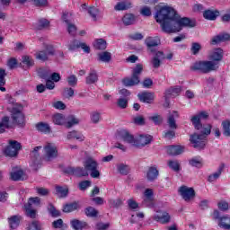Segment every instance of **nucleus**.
Here are the masks:
<instances>
[{
    "label": "nucleus",
    "mask_w": 230,
    "mask_h": 230,
    "mask_svg": "<svg viewBox=\"0 0 230 230\" xmlns=\"http://www.w3.org/2000/svg\"><path fill=\"white\" fill-rule=\"evenodd\" d=\"M98 82V74L96 73V70H91L88 76H86V84L88 85H91L93 84H96Z\"/></svg>",
    "instance_id": "obj_34"
},
{
    "label": "nucleus",
    "mask_w": 230,
    "mask_h": 230,
    "mask_svg": "<svg viewBox=\"0 0 230 230\" xmlns=\"http://www.w3.org/2000/svg\"><path fill=\"white\" fill-rule=\"evenodd\" d=\"M184 152V147L181 146H169L167 147V154L169 155H181Z\"/></svg>",
    "instance_id": "obj_25"
},
{
    "label": "nucleus",
    "mask_w": 230,
    "mask_h": 230,
    "mask_svg": "<svg viewBox=\"0 0 230 230\" xmlns=\"http://www.w3.org/2000/svg\"><path fill=\"white\" fill-rule=\"evenodd\" d=\"M138 99L143 103H152L155 98L154 93L143 92L137 94Z\"/></svg>",
    "instance_id": "obj_19"
},
{
    "label": "nucleus",
    "mask_w": 230,
    "mask_h": 230,
    "mask_svg": "<svg viewBox=\"0 0 230 230\" xmlns=\"http://www.w3.org/2000/svg\"><path fill=\"white\" fill-rule=\"evenodd\" d=\"M152 143V136L150 135H139L138 137L135 138L134 146L139 148L141 146H146Z\"/></svg>",
    "instance_id": "obj_15"
},
{
    "label": "nucleus",
    "mask_w": 230,
    "mask_h": 230,
    "mask_svg": "<svg viewBox=\"0 0 230 230\" xmlns=\"http://www.w3.org/2000/svg\"><path fill=\"white\" fill-rule=\"evenodd\" d=\"M28 230H40V223L39 221H32L29 224Z\"/></svg>",
    "instance_id": "obj_63"
},
{
    "label": "nucleus",
    "mask_w": 230,
    "mask_h": 230,
    "mask_svg": "<svg viewBox=\"0 0 230 230\" xmlns=\"http://www.w3.org/2000/svg\"><path fill=\"white\" fill-rule=\"evenodd\" d=\"M76 209H80V205L78 202L66 204L63 207L64 213H72V211H76Z\"/></svg>",
    "instance_id": "obj_36"
},
{
    "label": "nucleus",
    "mask_w": 230,
    "mask_h": 230,
    "mask_svg": "<svg viewBox=\"0 0 230 230\" xmlns=\"http://www.w3.org/2000/svg\"><path fill=\"white\" fill-rule=\"evenodd\" d=\"M66 82L70 87H76L78 84V78L76 77V75H71L66 77Z\"/></svg>",
    "instance_id": "obj_53"
},
{
    "label": "nucleus",
    "mask_w": 230,
    "mask_h": 230,
    "mask_svg": "<svg viewBox=\"0 0 230 230\" xmlns=\"http://www.w3.org/2000/svg\"><path fill=\"white\" fill-rule=\"evenodd\" d=\"M73 229L75 230H84V228L87 227V223L84 221H81L78 219H73L70 222Z\"/></svg>",
    "instance_id": "obj_30"
},
{
    "label": "nucleus",
    "mask_w": 230,
    "mask_h": 230,
    "mask_svg": "<svg viewBox=\"0 0 230 230\" xmlns=\"http://www.w3.org/2000/svg\"><path fill=\"white\" fill-rule=\"evenodd\" d=\"M6 128H12L9 117H4L0 122V134L5 132Z\"/></svg>",
    "instance_id": "obj_31"
},
{
    "label": "nucleus",
    "mask_w": 230,
    "mask_h": 230,
    "mask_svg": "<svg viewBox=\"0 0 230 230\" xmlns=\"http://www.w3.org/2000/svg\"><path fill=\"white\" fill-rule=\"evenodd\" d=\"M21 150V143L16 140H10L9 146H7L4 149V154L8 157H15L19 151Z\"/></svg>",
    "instance_id": "obj_8"
},
{
    "label": "nucleus",
    "mask_w": 230,
    "mask_h": 230,
    "mask_svg": "<svg viewBox=\"0 0 230 230\" xmlns=\"http://www.w3.org/2000/svg\"><path fill=\"white\" fill-rule=\"evenodd\" d=\"M218 15H220L218 11L207 10L203 13L204 19H207L208 21H215Z\"/></svg>",
    "instance_id": "obj_28"
},
{
    "label": "nucleus",
    "mask_w": 230,
    "mask_h": 230,
    "mask_svg": "<svg viewBox=\"0 0 230 230\" xmlns=\"http://www.w3.org/2000/svg\"><path fill=\"white\" fill-rule=\"evenodd\" d=\"M34 28H36V30H46V28H49V21L41 18L35 23Z\"/></svg>",
    "instance_id": "obj_37"
},
{
    "label": "nucleus",
    "mask_w": 230,
    "mask_h": 230,
    "mask_svg": "<svg viewBox=\"0 0 230 230\" xmlns=\"http://www.w3.org/2000/svg\"><path fill=\"white\" fill-rule=\"evenodd\" d=\"M224 58V50L220 48L212 49L208 54V59L213 64H217L218 69V64Z\"/></svg>",
    "instance_id": "obj_11"
},
{
    "label": "nucleus",
    "mask_w": 230,
    "mask_h": 230,
    "mask_svg": "<svg viewBox=\"0 0 230 230\" xmlns=\"http://www.w3.org/2000/svg\"><path fill=\"white\" fill-rule=\"evenodd\" d=\"M52 121L55 125H66V116L62 115L61 113H57L52 116Z\"/></svg>",
    "instance_id": "obj_33"
},
{
    "label": "nucleus",
    "mask_w": 230,
    "mask_h": 230,
    "mask_svg": "<svg viewBox=\"0 0 230 230\" xmlns=\"http://www.w3.org/2000/svg\"><path fill=\"white\" fill-rule=\"evenodd\" d=\"M140 14L144 17H150L152 15V9L146 5L143 6L140 8Z\"/></svg>",
    "instance_id": "obj_60"
},
{
    "label": "nucleus",
    "mask_w": 230,
    "mask_h": 230,
    "mask_svg": "<svg viewBox=\"0 0 230 230\" xmlns=\"http://www.w3.org/2000/svg\"><path fill=\"white\" fill-rule=\"evenodd\" d=\"M208 118H209V113H208V111H201L198 115L193 116L190 119V121L196 130L201 129V132H203V134H211V125L203 127L202 123H200L201 119H208Z\"/></svg>",
    "instance_id": "obj_2"
},
{
    "label": "nucleus",
    "mask_w": 230,
    "mask_h": 230,
    "mask_svg": "<svg viewBox=\"0 0 230 230\" xmlns=\"http://www.w3.org/2000/svg\"><path fill=\"white\" fill-rule=\"evenodd\" d=\"M164 59V54L161 51L155 53V56L152 59V65L155 69H157L161 66V60Z\"/></svg>",
    "instance_id": "obj_27"
},
{
    "label": "nucleus",
    "mask_w": 230,
    "mask_h": 230,
    "mask_svg": "<svg viewBox=\"0 0 230 230\" xmlns=\"http://www.w3.org/2000/svg\"><path fill=\"white\" fill-rule=\"evenodd\" d=\"M19 224H21V217L13 216L9 218V225L11 229H17V227H19Z\"/></svg>",
    "instance_id": "obj_40"
},
{
    "label": "nucleus",
    "mask_w": 230,
    "mask_h": 230,
    "mask_svg": "<svg viewBox=\"0 0 230 230\" xmlns=\"http://www.w3.org/2000/svg\"><path fill=\"white\" fill-rule=\"evenodd\" d=\"M132 8V3L129 1H120L116 4L114 10L116 12H123L125 10H130Z\"/></svg>",
    "instance_id": "obj_23"
},
{
    "label": "nucleus",
    "mask_w": 230,
    "mask_h": 230,
    "mask_svg": "<svg viewBox=\"0 0 230 230\" xmlns=\"http://www.w3.org/2000/svg\"><path fill=\"white\" fill-rule=\"evenodd\" d=\"M44 152L48 161H49L50 159H55V157L58 155V151L57 150V146L51 143H49L44 146Z\"/></svg>",
    "instance_id": "obj_13"
},
{
    "label": "nucleus",
    "mask_w": 230,
    "mask_h": 230,
    "mask_svg": "<svg viewBox=\"0 0 230 230\" xmlns=\"http://www.w3.org/2000/svg\"><path fill=\"white\" fill-rule=\"evenodd\" d=\"M13 125H24V114L22 113V105L16 104L11 111Z\"/></svg>",
    "instance_id": "obj_7"
},
{
    "label": "nucleus",
    "mask_w": 230,
    "mask_h": 230,
    "mask_svg": "<svg viewBox=\"0 0 230 230\" xmlns=\"http://www.w3.org/2000/svg\"><path fill=\"white\" fill-rule=\"evenodd\" d=\"M49 55H53V52L40 51L36 54V58L38 60H42V62H46V60H48V57H49Z\"/></svg>",
    "instance_id": "obj_50"
},
{
    "label": "nucleus",
    "mask_w": 230,
    "mask_h": 230,
    "mask_svg": "<svg viewBox=\"0 0 230 230\" xmlns=\"http://www.w3.org/2000/svg\"><path fill=\"white\" fill-rule=\"evenodd\" d=\"M175 118H179V113L177 111L170 112L167 118V124L169 128L177 130V122Z\"/></svg>",
    "instance_id": "obj_20"
},
{
    "label": "nucleus",
    "mask_w": 230,
    "mask_h": 230,
    "mask_svg": "<svg viewBox=\"0 0 230 230\" xmlns=\"http://www.w3.org/2000/svg\"><path fill=\"white\" fill-rule=\"evenodd\" d=\"M117 170L119 172H120L121 175H128L129 172V168L128 165H125L123 164H119L117 165Z\"/></svg>",
    "instance_id": "obj_56"
},
{
    "label": "nucleus",
    "mask_w": 230,
    "mask_h": 230,
    "mask_svg": "<svg viewBox=\"0 0 230 230\" xmlns=\"http://www.w3.org/2000/svg\"><path fill=\"white\" fill-rule=\"evenodd\" d=\"M38 75H39L40 78H43L44 80H48V78H49V76L51 75V73L49 72V70L40 69L38 71Z\"/></svg>",
    "instance_id": "obj_58"
},
{
    "label": "nucleus",
    "mask_w": 230,
    "mask_h": 230,
    "mask_svg": "<svg viewBox=\"0 0 230 230\" xmlns=\"http://www.w3.org/2000/svg\"><path fill=\"white\" fill-rule=\"evenodd\" d=\"M22 64L23 65V67L29 68L32 67V66L35 64L33 61V58L30 56H23L22 58Z\"/></svg>",
    "instance_id": "obj_45"
},
{
    "label": "nucleus",
    "mask_w": 230,
    "mask_h": 230,
    "mask_svg": "<svg viewBox=\"0 0 230 230\" xmlns=\"http://www.w3.org/2000/svg\"><path fill=\"white\" fill-rule=\"evenodd\" d=\"M4 76H6V71L3 68H0V91H2V93L6 91V88L4 87V84H6Z\"/></svg>",
    "instance_id": "obj_49"
},
{
    "label": "nucleus",
    "mask_w": 230,
    "mask_h": 230,
    "mask_svg": "<svg viewBox=\"0 0 230 230\" xmlns=\"http://www.w3.org/2000/svg\"><path fill=\"white\" fill-rule=\"evenodd\" d=\"M83 165L88 173L90 172V175L93 179L100 178V171L98 170V162L94 158L91 156L86 157L83 163Z\"/></svg>",
    "instance_id": "obj_5"
},
{
    "label": "nucleus",
    "mask_w": 230,
    "mask_h": 230,
    "mask_svg": "<svg viewBox=\"0 0 230 230\" xmlns=\"http://www.w3.org/2000/svg\"><path fill=\"white\" fill-rule=\"evenodd\" d=\"M84 213L86 217H89L90 218H96V217H98L99 214L98 210L93 207H87L84 209Z\"/></svg>",
    "instance_id": "obj_43"
},
{
    "label": "nucleus",
    "mask_w": 230,
    "mask_h": 230,
    "mask_svg": "<svg viewBox=\"0 0 230 230\" xmlns=\"http://www.w3.org/2000/svg\"><path fill=\"white\" fill-rule=\"evenodd\" d=\"M189 163L190 166H194L195 168H202V158H200V156L190 159Z\"/></svg>",
    "instance_id": "obj_51"
},
{
    "label": "nucleus",
    "mask_w": 230,
    "mask_h": 230,
    "mask_svg": "<svg viewBox=\"0 0 230 230\" xmlns=\"http://www.w3.org/2000/svg\"><path fill=\"white\" fill-rule=\"evenodd\" d=\"M109 227H111V224L110 223H97L95 226V229L97 230H107L109 229Z\"/></svg>",
    "instance_id": "obj_64"
},
{
    "label": "nucleus",
    "mask_w": 230,
    "mask_h": 230,
    "mask_svg": "<svg viewBox=\"0 0 230 230\" xmlns=\"http://www.w3.org/2000/svg\"><path fill=\"white\" fill-rule=\"evenodd\" d=\"M119 139L120 141H123L124 143L132 145V146H134V144L136 143V138H134V136H132L126 129H122V130L119 131Z\"/></svg>",
    "instance_id": "obj_14"
},
{
    "label": "nucleus",
    "mask_w": 230,
    "mask_h": 230,
    "mask_svg": "<svg viewBox=\"0 0 230 230\" xmlns=\"http://www.w3.org/2000/svg\"><path fill=\"white\" fill-rule=\"evenodd\" d=\"M12 181H22L24 172L22 170L13 171L10 173Z\"/></svg>",
    "instance_id": "obj_46"
},
{
    "label": "nucleus",
    "mask_w": 230,
    "mask_h": 230,
    "mask_svg": "<svg viewBox=\"0 0 230 230\" xmlns=\"http://www.w3.org/2000/svg\"><path fill=\"white\" fill-rule=\"evenodd\" d=\"M122 22L125 26H131V24H136V15L133 13H127L122 17Z\"/></svg>",
    "instance_id": "obj_29"
},
{
    "label": "nucleus",
    "mask_w": 230,
    "mask_h": 230,
    "mask_svg": "<svg viewBox=\"0 0 230 230\" xmlns=\"http://www.w3.org/2000/svg\"><path fill=\"white\" fill-rule=\"evenodd\" d=\"M161 44V40L157 37H148L146 39V45L147 46L148 51L155 53V48Z\"/></svg>",
    "instance_id": "obj_16"
},
{
    "label": "nucleus",
    "mask_w": 230,
    "mask_h": 230,
    "mask_svg": "<svg viewBox=\"0 0 230 230\" xmlns=\"http://www.w3.org/2000/svg\"><path fill=\"white\" fill-rule=\"evenodd\" d=\"M71 173L75 175V177H88L89 172L85 169V167H72L70 168Z\"/></svg>",
    "instance_id": "obj_22"
},
{
    "label": "nucleus",
    "mask_w": 230,
    "mask_h": 230,
    "mask_svg": "<svg viewBox=\"0 0 230 230\" xmlns=\"http://www.w3.org/2000/svg\"><path fill=\"white\" fill-rule=\"evenodd\" d=\"M149 119L154 122L155 125H161V123H163V116L159 114L149 117Z\"/></svg>",
    "instance_id": "obj_59"
},
{
    "label": "nucleus",
    "mask_w": 230,
    "mask_h": 230,
    "mask_svg": "<svg viewBox=\"0 0 230 230\" xmlns=\"http://www.w3.org/2000/svg\"><path fill=\"white\" fill-rule=\"evenodd\" d=\"M199 130L200 134L194 133L190 136V141L191 145H193L194 148H197L198 150H202L204 146H206V136H209V134H205L204 132H201L202 129Z\"/></svg>",
    "instance_id": "obj_6"
},
{
    "label": "nucleus",
    "mask_w": 230,
    "mask_h": 230,
    "mask_svg": "<svg viewBox=\"0 0 230 230\" xmlns=\"http://www.w3.org/2000/svg\"><path fill=\"white\" fill-rule=\"evenodd\" d=\"M179 193L185 202H190V199L195 197V190L184 185L179 188Z\"/></svg>",
    "instance_id": "obj_12"
},
{
    "label": "nucleus",
    "mask_w": 230,
    "mask_h": 230,
    "mask_svg": "<svg viewBox=\"0 0 230 230\" xmlns=\"http://www.w3.org/2000/svg\"><path fill=\"white\" fill-rule=\"evenodd\" d=\"M157 177H159V171L157 170V167H149L146 174L147 181L154 182Z\"/></svg>",
    "instance_id": "obj_26"
},
{
    "label": "nucleus",
    "mask_w": 230,
    "mask_h": 230,
    "mask_svg": "<svg viewBox=\"0 0 230 230\" xmlns=\"http://www.w3.org/2000/svg\"><path fill=\"white\" fill-rule=\"evenodd\" d=\"M56 193L58 197L64 198L69 193V188L67 186H56Z\"/></svg>",
    "instance_id": "obj_41"
},
{
    "label": "nucleus",
    "mask_w": 230,
    "mask_h": 230,
    "mask_svg": "<svg viewBox=\"0 0 230 230\" xmlns=\"http://www.w3.org/2000/svg\"><path fill=\"white\" fill-rule=\"evenodd\" d=\"M155 19L161 25L164 33H178L182 28H195L197 23L188 17L181 18L175 9L168 5H156L155 7Z\"/></svg>",
    "instance_id": "obj_1"
},
{
    "label": "nucleus",
    "mask_w": 230,
    "mask_h": 230,
    "mask_svg": "<svg viewBox=\"0 0 230 230\" xmlns=\"http://www.w3.org/2000/svg\"><path fill=\"white\" fill-rule=\"evenodd\" d=\"M182 88L181 86L171 87L165 91V97L166 98H176L181 94Z\"/></svg>",
    "instance_id": "obj_24"
},
{
    "label": "nucleus",
    "mask_w": 230,
    "mask_h": 230,
    "mask_svg": "<svg viewBox=\"0 0 230 230\" xmlns=\"http://www.w3.org/2000/svg\"><path fill=\"white\" fill-rule=\"evenodd\" d=\"M27 206H31V208H33V206H36V207L40 206V198L39 197L30 198L28 200Z\"/></svg>",
    "instance_id": "obj_57"
},
{
    "label": "nucleus",
    "mask_w": 230,
    "mask_h": 230,
    "mask_svg": "<svg viewBox=\"0 0 230 230\" xmlns=\"http://www.w3.org/2000/svg\"><path fill=\"white\" fill-rule=\"evenodd\" d=\"M142 206H144V208H152L155 206V202L154 201V190L153 189H146L145 190Z\"/></svg>",
    "instance_id": "obj_10"
},
{
    "label": "nucleus",
    "mask_w": 230,
    "mask_h": 230,
    "mask_svg": "<svg viewBox=\"0 0 230 230\" xmlns=\"http://www.w3.org/2000/svg\"><path fill=\"white\" fill-rule=\"evenodd\" d=\"M172 219V217L168 212H160L157 215L154 216V220L156 222H160V224H168L170 220Z\"/></svg>",
    "instance_id": "obj_18"
},
{
    "label": "nucleus",
    "mask_w": 230,
    "mask_h": 230,
    "mask_svg": "<svg viewBox=\"0 0 230 230\" xmlns=\"http://www.w3.org/2000/svg\"><path fill=\"white\" fill-rule=\"evenodd\" d=\"M25 215L29 218H37V210L33 209V207L30 205H25Z\"/></svg>",
    "instance_id": "obj_48"
},
{
    "label": "nucleus",
    "mask_w": 230,
    "mask_h": 230,
    "mask_svg": "<svg viewBox=\"0 0 230 230\" xmlns=\"http://www.w3.org/2000/svg\"><path fill=\"white\" fill-rule=\"evenodd\" d=\"M141 73H143V65L137 64L132 70L131 77H126L122 80L123 85H125V87H133L134 85H137L140 82L139 75Z\"/></svg>",
    "instance_id": "obj_3"
},
{
    "label": "nucleus",
    "mask_w": 230,
    "mask_h": 230,
    "mask_svg": "<svg viewBox=\"0 0 230 230\" xmlns=\"http://www.w3.org/2000/svg\"><path fill=\"white\" fill-rule=\"evenodd\" d=\"M62 20L67 25V31L69 35L75 37L76 35V26L69 21V13H64L62 15Z\"/></svg>",
    "instance_id": "obj_17"
},
{
    "label": "nucleus",
    "mask_w": 230,
    "mask_h": 230,
    "mask_svg": "<svg viewBox=\"0 0 230 230\" xmlns=\"http://www.w3.org/2000/svg\"><path fill=\"white\" fill-rule=\"evenodd\" d=\"M91 181H83L81 182H79V190H81V191H85V190H87V188H91Z\"/></svg>",
    "instance_id": "obj_61"
},
{
    "label": "nucleus",
    "mask_w": 230,
    "mask_h": 230,
    "mask_svg": "<svg viewBox=\"0 0 230 230\" xmlns=\"http://www.w3.org/2000/svg\"><path fill=\"white\" fill-rule=\"evenodd\" d=\"M168 166L171 170H173V172H179V170H181V164H179V161L177 160L169 161Z\"/></svg>",
    "instance_id": "obj_54"
},
{
    "label": "nucleus",
    "mask_w": 230,
    "mask_h": 230,
    "mask_svg": "<svg viewBox=\"0 0 230 230\" xmlns=\"http://www.w3.org/2000/svg\"><path fill=\"white\" fill-rule=\"evenodd\" d=\"M68 139H77V141H84L85 137L82 133H78V131H72L67 134Z\"/></svg>",
    "instance_id": "obj_47"
},
{
    "label": "nucleus",
    "mask_w": 230,
    "mask_h": 230,
    "mask_svg": "<svg viewBox=\"0 0 230 230\" xmlns=\"http://www.w3.org/2000/svg\"><path fill=\"white\" fill-rule=\"evenodd\" d=\"M223 134L226 137H230V120H224L222 122Z\"/></svg>",
    "instance_id": "obj_52"
},
{
    "label": "nucleus",
    "mask_w": 230,
    "mask_h": 230,
    "mask_svg": "<svg viewBox=\"0 0 230 230\" xmlns=\"http://www.w3.org/2000/svg\"><path fill=\"white\" fill-rule=\"evenodd\" d=\"M225 167L226 165L221 164L216 172L210 174L208 176V182H215V181H217L220 177V175H222V172H224Z\"/></svg>",
    "instance_id": "obj_32"
},
{
    "label": "nucleus",
    "mask_w": 230,
    "mask_h": 230,
    "mask_svg": "<svg viewBox=\"0 0 230 230\" xmlns=\"http://www.w3.org/2000/svg\"><path fill=\"white\" fill-rule=\"evenodd\" d=\"M128 208H129L132 211H136V209H139V203H137L134 199H129L127 201Z\"/></svg>",
    "instance_id": "obj_55"
},
{
    "label": "nucleus",
    "mask_w": 230,
    "mask_h": 230,
    "mask_svg": "<svg viewBox=\"0 0 230 230\" xmlns=\"http://www.w3.org/2000/svg\"><path fill=\"white\" fill-rule=\"evenodd\" d=\"M78 123H80V119L73 115H70L66 119V128H71V127H75V125H78Z\"/></svg>",
    "instance_id": "obj_42"
},
{
    "label": "nucleus",
    "mask_w": 230,
    "mask_h": 230,
    "mask_svg": "<svg viewBox=\"0 0 230 230\" xmlns=\"http://www.w3.org/2000/svg\"><path fill=\"white\" fill-rule=\"evenodd\" d=\"M230 36L227 33H220L217 36H214L210 41L212 46H217V44H220V42H226V40H229Z\"/></svg>",
    "instance_id": "obj_21"
},
{
    "label": "nucleus",
    "mask_w": 230,
    "mask_h": 230,
    "mask_svg": "<svg viewBox=\"0 0 230 230\" xmlns=\"http://www.w3.org/2000/svg\"><path fill=\"white\" fill-rule=\"evenodd\" d=\"M36 128L39 132H43L44 134H49V132H51V127H49V124L46 122H40L36 124Z\"/></svg>",
    "instance_id": "obj_35"
},
{
    "label": "nucleus",
    "mask_w": 230,
    "mask_h": 230,
    "mask_svg": "<svg viewBox=\"0 0 230 230\" xmlns=\"http://www.w3.org/2000/svg\"><path fill=\"white\" fill-rule=\"evenodd\" d=\"M213 218L215 220H218V226L221 229L230 230V217L229 216H223L220 217V212L218 210H214Z\"/></svg>",
    "instance_id": "obj_9"
},
{
    "label": "nucleus",
    "mask_w": 230,
    "mask_h": 230,
    "mask_svg": "<svg viewBox=\"0 0 230 230\" xmlns=\"http://www.w3.org/2000/svg\"><path fill=\"white\" fill-rule=\"evenodd\" d=\"M93 47L95 49H107V41L103 39L95 40Z\"/></svg>",
    "instance_id": "obj_44"
},
{
    "label": "nucleus",
    "mask_w": 230,
    "mask_h": 230,
    "mask_svg": "<svg viewBox=\"0 0 230 230\" xmlns=\"http://www.w3.org/2000/svg\"><path fill=\"white\" fill-rule=\"evenodd\" d=\"M48 211L51 215V217H60V211L57 210L52 204H49L48 207Z\"/></svg>",
    "instance_id": "obj_62"
},
{
    "label": "nucleus",
    "mask_w": 230,
    "mask_h": 230,
    "mask_svg": "<svg viewBox=\"0 0 230 230\" xmlns=\"http://www.w3.org/2000/svg\"><path fill=\"white\" fill-rule=\"evenodd\" d=\"M39 150H42V146H36L34 147V149L32 150L31 155L33 159V164L32 166H35L36 164H38L39 161H40V155H39Z\"/></svg>",
    "instance_id": "obj_39"
},
{
    "label": "nucleus",
    "mask_w": 230,
    "mask_h": 230,
    "mask_svg": "<svg viewBox=\"0 0 230 230\" xmlns=\"http://www.w3.org/2000/svg\"><path fill=\"white\" fill-rule=\"evenodd\" d=\"M112 58V54L111 52H101L98 54V60L99 62H104V63H109L110 60Z\"/></svg>",
    "instance_id": "obj_38"
},
{
    "label": "nucleus",
    "mask_w": 230,
    "mask_h": 230,
    "mask_svg": "<svg viewBox=\"0 0 230 230\" xmlns=\"http://www.w3.org/2000/svg\"><path fill=\"white\" fill-rule=\"evenodd\" d=\"M191 71H199V73H211V71H217V63L211 61H196L191 66Z\"/></svg>",
    "instance_id": "obj_4"
}]
</instances>
